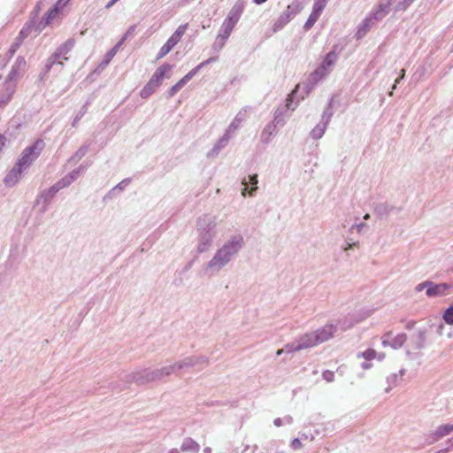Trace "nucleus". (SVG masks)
I'll list each match as a JSON object with an SVG mask.
<instances>
[{
	"mask_svg": "<svg viewBox=\"0 0 453 453\" xmlns=\"http://www.w3.org/2000/svg\"><path fill=\"white\" fill-rule=\"evenodd\" d=\"M244 246V238L241 234L231 235L214 253L211 259L204 265L205 275H215L233 261Z\"/></svg>",
	"mask_w": 453,
	"mask_h": 453,
	"instance_id": "nucleus-1",
	"label": "nucleus"
},
{
	"mask_svg": "<svg viewBox=\"0 0 453 453\" xmlns=\"http://www.w3.org/2000/svg\"><path fill=\"white\" fill-rule=\"evenodd\" d=\"M218 218L212 214H203L197 219L196 230L197 251L204 253L210 250L214 239L218 234L217 231Z\"/></svg>",
	"mask_w": 453,
	"mask_h": 453,
	"instance_id": "nucleus-2",
	"label": "nucleus"
},
{
	"mask_svg": "<svg viewBox=\"0 0 453 453\" xmlns=\"http://www.w3.org/2000/svg\"><path fill=\"white\" fill-rule=\"evenodd\" d=\"M168 377L165 366L161 368H145L133 372L126 376L127 382H134L137 385H145L150 382L160 381Z\"/></svg>",
	"mask_w": 453,
	"mask_h": 453,
	"instance_id": "nucleus-3",
	"label": "nucleus"
},
{
	"mask_svg": "<svg viewBox=\"0 0 453 453\" xmlns=\"http://www.w3.org/2000/svg\"><path fill=\"white\" fill-rule=\"evenodd\" d=\"M45 147V142L42 139H37L33 144L26 147L16 164L21 167L25 172L33 165V163L39 157L42 151Z\"/></svg>",
	"mask_w": 453,
	"mask_h": 453,
	"instance_id": "nucleus-4",
	"label": "nucleus"
},
{
	"mask_svg": "<svg viewBox=\"0 0 453 453\" xmlns=\"http://www.w3.org/2000/svg\"><path fill=\"white\" fill-rule=\"evenodd\" d=\"M208 365V357L204 356H190L165 366L168 376H170L171 374L178 373L179 372L182 370H187L190 367L200 365L202 366V368H203L206 367Z\"/></svg>",
	"mask_w": 453,
	"mask_h": 453,
	"instance_id": "nucleus-5",
	"label": "nucleus"
},
{
	"mask_svg": "<svg viewBox=\"0 0 453 453\" xmlns=\"http://www.w3.org/2000/svg\"><path fill=\"white\" fill-rule=\"evenodd\" d=\"M244 7L245 3L242 0H237L231 8L227 17L224 19L219 29L220 33L225 34V37L231 35L233 29L242 17Z\"/></svg>",
	"mask_w": 453,
	"mask_h": 453,
	"instance_id": "nucleus-6",
	"label": "nucleus"
},
{
	"mask_svg": "<svg viewBox=\"0 0 453 453\" xmlns=\"http://www.w3.org/2000/svg\"><path fill=\"white\" fill-rule=\"evenodd\" d=\"M337 59L338 54L335 51V50H331L326 55L321 65L319 67H317V69L310 75L309 81L311 83V87L314 86L317 82H319L320 80L325 78L329 73L330 70L334 65Z\"/></svg>",
	"mask_w": 453,
	"mask_h": 453,
	"instance_id": "nucleus-7",
	"label": "nucleus"
},
{
	"mask_svg": "<svg viewBox=\"0 0 453 453\" xmlns=\"http://www.w3.org/2000/svg\"><path fill=\"white\" fill-rule=\"evenodd\" d=\"M75 45V40L73 38L68 39L63 44H61L57 50L47 59L45 65V71L49 72L55 65H63V60H67L65 57Z\"/></svg>",
	"mask_w": 453,
	"mask_h": 453,
	"instance_id": "nucleus-8",
	"label": "nucleus"
},
{
	"mask_svg": "<svg viewBox=\"0 0 453 453\" xmlns=\"http://www.w3.org/2000/svg\"><path fill=\"white\" fill-rule=\"evenodd\" d=\"M285 111V108H277L274 111L273 120L268 123L263 129L260 139L264 144H268L272 141V137L278 132L277 127H282L285 119L281 117Z\"/></svg>",
	"mask_w": 453,
	"mask_h": 453,
	"instance_id": "nucleus-9",
	"label": "nucleus"
},
{
	"mask_svg": "<svg viewBox=\"0 0 453 453\" xmlns=\"http://www.w3.org/2000/svg\"><path fill=\"white\" fill-rule=\"evenodd\" d=\"M302 10L299 2H293L288 4L286 10L279 16L273 24V31L277 32L282 29L297 13Z\"/></svg>",
	"mask_w": 453,
	"mask_h": 453,
	"instance_id": "nucleus-10",
	"label": "nucleus"
},
{
	"mask_svg": "<svg viewBox=\"0 0 453 453\" xmlns=\"http://www.w3.org/2000/svg\"><path fill=\"white\" fill-rule=\"evenodd\" d=\"M62 188H63V187L59 184L58 181H57L50 188L42 190L38 195L35 203L37 205H41V212L42 213H44L47 211L48 205L51 202L52 198Z\"/></svg>",
	"mask_w": 453,
	"mask_h": 453,
	"instance_id": "nucleus-11",
	"label": "nucleus"
},
{
	"mask_svg": "<svg viewBox=\"0 0 453 453\" xmlns=\"http://www.w3.org/2000/svg\"><path fill=\"white\" fill-rule=\"evenodd\" d=\"M453 432V424H443L439 426L434 431L431 432L426 435V444L431 445L447 435L450 434Z\"/></svg>",
	"mask_w": 453,
	"mask_h": 453,
	"instance_id": "nucleus-12",
	"label": "nucleus"
},
{
	"mask_svg": "<svg viewBox=\"0 0 453 453\" xmlns=\"http://www.w3.org/2000/svg\"><path fill=\"white\" fill-rule=\"evenodd\" d=\"M395 0H385V2L379 4L374 7L367 15L374 23L380 21L390 12L391 5Z\"/></svg>",
	"mask_w": 453,
	"mask_h": 453,
	"instance_id": "nucleus-13",
	"label": "nucleus"
},
{
	"mask_svg": "<svg viewBox=\"0 0 453 453\" xmlns=\"http://www.w3.org/2000/svg\"><path fill=\"white\" fill-rule=\"evenodd\" d=\"M406 340L407 335L403 333L393 336L391 332H388L382 336V345L384 347L390 346L391 348L396 349L401 348Z\"/></svg>",
	"mask_w": 453,
	"mask_h": 453,
	"instance_id": "nucleus-14",
	"label": "nucleus"
},
{
	"mask_svg": "<svg viewBox=\"0 0 453 453\" xmlns=\"http://www.w3.org/2000/svg\"><path fill=\"white\" fill-rule=\"evenodd\" d=\"M172 67L173 66L171 65L166 63L161 65L152 74L147 84L157 89L161 85L165 73L169 72Z\"/></svg>",
	"mask_w": 453,
	"mask_h": 453,
	"instance_id": "nucleus-15",
	"label": "nucleus"
},
{
	"mask_svg": "<svg viewBox=\"0 0 453 453\" xmlns=\"http://www.w3.org/2000/svg\"><path fill=\"white\" fill-rule=\"evenodd\" d=\"M336 332V326L326 324L325 326L313 331L318 344L330 340Z\"/></svg>",
	"mask_w": 453,
	"mask_h": 453,
	"instance_id": "nucleus-16",
	"label": "nucleus"
},
{
	"mask_svg": "<svg viewBox=\"0 0 453 453\" xmlns=\"http://www.w3.org/2000/svg\"><path fill=\"white\" fill-rule=\"evenodd\" d=\"M24 173L25 171L21 167H19V165L15 163L13 167L7 173L4 177V184L8 187L15 186Z\"/></svg>",
	"mask_w": 453,
	"mask_h": 453,
	"instance_id": "nucleus-17",
	"label": "nucleus"
},
{
	"mask_svg": "<svg viewBox=\"0 0 453 453\" xmlns=\"http://www.w3.org/2000/svg\"><path fill=\"white\" fill-rule=\"evenodd\" d=\"M58 12V4L50 8L45 14V16L42 19L40 22L36 24L35 32L41 33L57 16Z\"/></svg>",
	"mask_w": 453,
	"mask_h": 453,
	"instance_id": "nucleus-18",
	"label": "nucleus"
},
{
	"mask_svg": "<svg viewBox=\"0 0 453 453\" xmlns=\"http://www.w3.org/2000/svg\"><path fill=\"white\" fill-rule=\"evenodd\" d=\"M230 137V134L225 132L222 137H220V139H219V141L214 144V146L208 151L207 157H216L219 154L221 150L227 145Z\"/></svg>",
	"mask_w": 453,
	"mask_h": 453,
	"instance_id": "nucleus-19",
	"label": "nucleus"
},
{
	"mask_svg": "<svg viewBox=\"0 0 453 453\" xmlns=\"http://www.w3.org/2000/svg\"><path fill=\"white\" fill-rule=\"evenodd\" d=\"M296 340L301 350L319 345L313 331L299 336Z\"/></svg>",
	"mask_w": 453,
	"mask_h": 453,
	"instance_id": "nucleus-20",
	"label": "nucleus"
},
{
	"mask_svg": "<svg viewBox=\"0 0 453 453\" xmlns=\"http://www.w3.org/2000/svg\"><path fill=\"white\" fill-rule=\"evenodd\" d=\"M26 67V61L25 58L22 57H18L14 65L12 66V69L8 74L7 80L8 81H12L13 80H16L21 72L25 70Z\"/></svg>",
	"mask_w": 453,
	"mask_h": 453,
	"instance_id": "nucleus-21",
	"label": "nucleus"
},
{
	"mask_svg": "<svg viewBox=\"0 0 453 453\" xmlns=\"http://www.w3.org/2000/svg\"><path fill=\"white\" fill-rule=\"evenodd\" d=\"M374 25V20H372L368 16H366L357 26V32L355 34L356 39L360 40L364 38Z\"/></svg>",
	"mask_w": 453,
	"mask_h": 453,
	"instance_id": "nucleus-22",
	"label": "nucleus"
},
{
	"mask_svg": "<svg viewBox=\"0 0 453 453\" xmlns=\"http://www.w3.org/2000/svg\"><path fill=\"white\" fill-rule=\"evenodd\" d=\"M257 182H258V180H257V174L250 175L249 181H247L246 179H243L242 181V184L244 186V188H242V195L243 196H245L246 194L249 193V195L250 196H253L254 193L257 189Z\"/></svg>",
	"mask_w": 453,
	"mask_h": 453,
	"instance_id": "nucleus-23",
	"label": "nucleus"
},
{
	"mask_svg": "<svg viewBox=\"0 0 453 453\" xmlns=\"http://www.w3.org/2000/svg\"><path fill=\"white\" fill-rule=\"evenodd\" d=\"M427 285H417L416 292L422 291ZM426 295L430 297L439 296L444 295V292L449 285H428Z\"/></svg>",
	"mask_w": 453,
	"mask_h": 453,
	"instance_id": "nucleus-24",
	"label": "nucleus"
},
{
	"mask_svg": "<svg viewBox=\"0 0 453 453\" xmlns=\"http://www.w3.org/2000/svg\"><path fill=\"white\" fill-rule=\"evenodd\" d=\"M15 92V85L6 82L4 85V90L0 94V110L5 107L11 101Z\"/></svg>",
	"mask_w": 453,
	"mask_h": 453,
	"instance_id": "nucleus-25",
	"label": "nucleus"
},
{
	"mask_svg": "<svg viewBox=\"0 0 453 453\" xmlns=\"http://www.w3.org/2000/svg\"><path fill=\"white\" fill-rule=\"evenodd\" d=\"M406 373V369L402 368L398 372L392 373L387 377L388 388H386V392H389L393 388L399 385V383L403 380V377Z\"/></svg>",
	"mask_w": 453,
	"mask_h": 453,
	"instance_id": "nucleus-26",
	"label": "nucleus"
},
{
	"mask_svg": "<svg viewBox=\"0 0 453 453\" xmlns=\"http://www.w3.org/2000/svg\"><path fill=\"white\" fill-rule=\"evenodd\" d=\"M247 107L242 109L234 117L233 121L230 123L228 127L226 130V133L231 134L234 131H236L241 126L242 122L244 121L246 118Z\"/></svg>",
	"mask_w": 453,
	"mask_h": 453,
	"instance_id": "nucleus-27",
	"label": "nucleus"
},
{
	"mask_svg": "<svg viewBox=\"0 0 453 453\" xmlns=\"http://www.w3.org/2000/svg\"><path fill=\"white\" fill-rule=\"evenodd\" d=\"M425 342L426 335L423 331H418L411 337V344L412 345V349L415 350L422 349L425 346Z\"/></svg>",
	"mask_w": 453,
	"mask_h": 453,
	"instance_id": "nucleus-28",
	"label": "nucleus"
},
{
	"mask_svg": "<svg viewBox=\"0 0 453 453\" xmlns=\"http://www.w3.org/2000/svg\"><path fill=\"white\" fill-rule=\"evenodd\" d=\"M394 207L387 203H378L374 207V213L380 219L385 218L390 214Z\"/></svg>",
	"mask_w": 453,
	"mask_h": 453,
	"instance_id": "nucleus-29",
	"label": "nucleus"
},
{
	"mask_svg": "<svg viewBox=\"0 0 453 453\" xmlns=\"http://www.w3.org/2000/svg\"><path fill=\"white\" fill-rule=\"evenodd\" d=\"M81 169V166H80L78 169L73 170L71 173L58 180L63 188L70 186L78 178Z\"/></svg>",
	"mask_w": 453,
	"mask_h": 453,
	"instance_id": "nucleus-30",
	"label": "nucleus"
},
{
	"mask_svg": "<svg viewBox=\"0 0 453 453\" xmlns=\"http://www.w3.org/2000/svg\"><path fill=\"white\" fill-rule=\"evenodd\" d=\"M182 451L197 453L200 449L199 444L191 438H186L180 447Z\"/></svg>",
	"mask_w": 453,
	"mask_h": 453,
	"instance_id": "nucleus-31",
	"label": "nucleus"
},
{
	"mask_svg": "<svg viewBox=\"0 0 453 453\" xmlns=\"http://www.w3.org/2000/svg\"><path fill=\"white\" fill-rule=\"evenodd\" d=\"M35 27H36V23L35 21V17H34L33 19H31V20L27 22L26 25L23 27V28L20 30V32L17 37V40H20L23 42V40L29 35V34L31 33V31L33 29L35 30Z\"/></svg>",
	"mask_w": 453,
	"mask_h": 453,
	"instance_id": "nucleus-32",
	"label": "nucleus"
},
{
	"mask_svg": "<svg viewBox=\"0 0 453 453\" xmlns=\"http://www.w3.org/2000/svg\"><path fill=\"white\" fill-rule=\"evenodd\" d=\"M23 257L24 250L19 249L18 246H15L11 250L9 263H11L12 265L18 264L22 260Z\"/></svg>",
	"mask_w": 453,
	"mask_h": 453,
	"instance_id": "nucleus-33",
	"label": "nucleus"
},
{
	"mask_svg": "<svg viewBox=\"0 0 453 453\" xmlns=\"http://www.w3.org/2000/svg\"><path fill=\"white\" fill-rule=\"evenodd\" d=\"M187 29V23L179 26L178 28L174 31V33L169 37V40L176 45L180 41L181 37L186 33Z\"/></svg>",
	"mask_w": 453,
	"mask_h": 453,
	"instance_id": "nucleus-34",
	"label": "nucleus"
},
{
	"mask_svg": "<svg viewBox=\"0 0 453 453\" xmlns=\"http://www.w3.org/2000/svg\"><path fill=\"white\" fill-rule=\"evenodd\" d=\"M367 317H369L368 312H363L358 314L357 317H354L351 321L347 323V320H345L343 323H342V327L343 330L349 329L352 326H354L356 324L361 322L362 320L365 319Z\"/></svg>",
	"mask_w": 453,
	"mask_h": 453,
	"instance_id": "nucleus-35",
	"label": "nucleus"
},
{
	"mask_svg": "<svg viewBox=\"0 0 453 453\" xmlns=\"http://www.w3.org/2000/svg\"><path fill=\"white\" fill-rule=\"evenodd\" d=\"M120 42L116 44L113 48H111L105 55H104V59L102 60L101 64H100V66L101 67H105L111 61V59L114 58V56L116 55L117 51H118V49L120 45Z\"/></svg>",
	"mask_w": 453,
	"mask_h": 453,
	"instance_id": "nucleus-36",
	"label": "nucleus"
},
{
	"mask_svg": "<svg viewBox=\"0 0 453 453\" xmlns=\"http://www.w3.org/2000/svg\"><path fill=\"white\" fill-rule=\"evenodd\" d=\"M327 126L322 122H319L311 131V136L315 139H320L326 129Z\"/></svg>",
	"mask_w": 453,
	"mask_h": 453,
	"instance_id": "nucleus-37",
	"label": "nucleus"
},
{
	"mask_svg": "<svg viewBox=\"0 0 453 453\" xmlns=\"http://www.w3.org/2000/svg\"><path fill=\"white\" fill-rule=\"evenodd\" d=\"M174 46L175 44L168 39L166 42L160 48L157 56V59L163 58L173 49Z\"/></svg>",
	"mask_w": 453,
	"mask_h": 453,
	"instance_id": "nucleus-38",
	"label": "nucleus"
},
{
	"mask_svg": "<svg viewBox=\"0 0 453 453\" xmlns=\"http://www.w3.org/2000/svg\"><path fill=\"white\" fill-rule=\"evenodd\" d=\"M228 38L229 36L225 37V34L219 32L216 41L213 44V49L218 51L220 50L225 46Z\"/></svg>",
	"mask_w": 453,
	"mask_h": 453,
	"instance_id": "nucleus-39",
	"label": "nucleus"
},
{
	"mask_svg": "<svg viewBox=\"0 0 453 453\" xmlns=\"http://www.w3.org/2000/svg\"><path fill=\"white\" fill-rule=\"evenodd\" d=\"M187 82L181 78L176 84H174L167 92V98L173 97L177 92H179Z\"/></svg>",
	"mask_w": 453,
	"mask_h": 453,
	"instance_id": "nucleus-40",
	"label": "nucleus"
},
{
	"mask_svg": "<svg viewBox=\"0 0 453 453\" xmlns=\"http://www.w3.org/2000/svg\"><path fill=\"white\" fill-rule=\"evenodd\" d=\"M319 17L320 15L311 11L308 19L303 26L304 30L309 31L314 26Z\"/></svg>",
	"mask_w": 453,
	"mask_h": 453,
	"instance_id": "nucleus-41",
	"label": "nucleus"
},
{
	"mask_svg": "<svg viewBox=\"0 0 453 453\" xmlns=\"http://www.w3.org/2000/svg\"><path fill=\"white\" fill-rule=\"evenodd\" d=\"M331 107H332V101L329 102L326 109L324 111L322 117H321L320 122L326 124V126H328V124L331 120V118L333 116V111H332Z\"/></svg>",
	"mask_w": 453,
	"mask_h": 453,
	"instance_id": "nucleus-42",
	"label": "nucleus"
},
{
	"mask_svg": "<svg viewBox=\"0 0 453 453\" xmlns=\"http://www.w3.org/2000/svg\"><path fill=\"white\" fill-rule=\"evenodd\" d=\"M328 0H316L313 4L312 12L321 15L322 11L326 7Z\"/></svg>",
	"mask_w": 453,
	"mask_h": 453,
	"instance_id": "nucleus-43",
	"label": "nucleus"
},
{
	"mask_svg": "<svg viewBox=\"0 0 453 453\" xmlns=\"http://www.w3.org/2000/svg\"><path fill=\"white\" fill-rule=\"evenodd\" d=\"M283 350L285 351V353H294L296 351H300L301 349H299V344L297 342V340L296 339L294 342L286 344L285 347L283 348Z\"/></svg>",
	"mask_w": 453,
	"mask_h": 453,
	"instance_id": "nucleus-44",
	"label": "nucleus"
},
{
	"mask_svg": "<svg viewBox=\"0 0 453 453\" xmlns=\"http://www.w3.org/2000/svg\"><path fill=\"white\" fill-rule=\"evenodd\" d=\"M442 317L446 324L453 325V304L446 309Z\"/></svg>",
	"mask_w": 453,
	"mask_h": 453,
	"instance_id": "nucleus-45",
	"label": "nucleus"
},
{
	"mask_svg": "<svg viewBox=\"0 0 453 453\" xmlns=\"http://www.w3.org/2000/svg\"><path fill=\"white\" fill-rule=\"evenodd\" d=\"M88 111V108H87V104H84L76 113L75 117L73 118V127H75L78 122L81 119V118L87 113Z\"/></svg>",
	"mask_w": 453,
	"mask_h": 453,
	"instance_id": "nucleus-46",
	"label": "nucleus"
},
{
	"mask_svg": "<svg viewBox=\"0 0 453 453\" xmlns=\"http://www.w3.org/2000/svg\"><path fill=\"white\" fill-rule=\"evenodd\" d=\"M88 152V146H82L81 147L72 157L71 160H73L74 162H78L81 160Z\"/></svg>",
	"mask_w": 453,
	"mask_h": 453,
	"instance_id": "nucleus-47",
	"label": "nucleus"
},
{
	"mask_svg": "<svg viewBox=\"0 0 453 453\" xmlns=\"http://www.w3.org/2000/svg\"><path fill=\"white\" fill-rule=\"evenodd\" d=\"M358 357H363L366 361H371L376 357V351L372 349H368L358 354Z\"/></svg>",
	"mask_w": 453,
	"mask_h": 453,
	"instance_id": "nucleus-48",
	"label": "nucleus"
},
{
	"mask_svg": "<svg viewBox=\"0 0 453 453\" xmlns=\"http://www.w3.org/2000/svg\"><path fill=\"white\" fill-rule=\"evenodd\" d=\"M155 88L150 87L146 83V85L142 88V89L140 92V95L142 98H148L150 96H151L155 92Z\"/></svg>",
	"mask_w": 453,
	"mask_h": 453,
	"instance_id": "nucleus-49",
	"label": "nucleus"
},
{
	"mask_svg": "<svg viewBox=\"0 0 453 453\" xmlns=\"http://www.w3.org/2000/svg\"><path fill=\"white\" fill-rule=\"evenodd\" d=\"M155 88L150 87L146 83V85L142 88V89L140 92V95L142 98H148L150 96H151L155 92Z\"/></svg>",
	"mask_w": 453,
	"mask_h": 453,
	"instance_id": "nucleus-50",
	"label": "nucleus"
},
{
	"mask_svg": "<svg viewBox=\"0 0 453 453\" xmlns=\"http://www.w3.org/2000/svg\"><path fill=\"white\" fill-rule=\"evenodd\" d=\"M415 0H403L395 6V12L405 11Z\"/></svg>",
	"mask_w": 453,
	"mask_h": 453,
	"instance_id": "nucleus-51",
	"label": "nucleus"
},
{
	"mask_svg": "<svg viewBox=\"0 0 453 453\" xmlns=\"http://www.w3.org/2000/svg\"><path fill=\"white\" fill-rule=\"evenodd\" d=\"M131 181V179L127 178L121 180L119 184H117L113 188H111V193L116 192L117 190H123Z\"/></svg>",
	"mask_w": 453,
	"mask_h": 453,
	"instance_id": "nucleus-52",
	"label": "nucleus"
},
{
	"mask_svg": "<svg viewBox=\"0 0 453 453\" xmlns=\"http://www.w3.org/2000/svg\"><path fill=\"white\" fill-rule=\"evenodd\" d=\"M322 378L327 382H333L334 380V372L326 370L322 372Z\"/></svg>",
	"mask_w": 453,
	"mask_h": 453,
	"instance_id": "nucleus-53",
	"label": "nucleus"
},
{
	"mask_svg": "<svg viewBox=\"0 0 453 453\" xmlns=\"http://www.w3.org/2000/svg\"><path fill=\"white\" fill-rule=\"evenodd\" d=\"M198 72L199 70L196 66L191 71H189L182 79L188 83Z\"/></svg>",
	"mask_w": 453,
	"mask_h": 453,
	"instance_id": "nucleus-54",
	"label": "nucleus"
},
{
	"mask_svg": "<svg viewBox=\"0 0 453 453\" xmlns=\"http://www.w3.org/2000/svg\"><path fill=\"white\" fill-rule=\"evenodd\" d=\"M22 41L16 39L15 42L12 44V46L9 49V53L11 57L14 55V53L17 51Z\"/></svg>",
	"mask_w": 453,
	"mask_h": 453,
	"instance_id": "nucleus-55",
	"label": "nucleus"
},
{
	"mask_svg": "<svg viewBox=\"0 0 453 453\" xmlns=\"http://www.w3.org/2000/svg\"><path fill=\"white\" fill-rule=\"evenodd\" d=\"M216 60H217V58L211 57V58H208L207 60L201 62L198 65H196V67L200 71L202 68H203L204 66H206L207 65H209L211 63L215 62Z\"/></svg>",
	"mask_w": 453,
	"mask_h": 453,
	"instance_id": "nucleus-56",
	"label": "nucleus"
},
{
	"mask_svg": "<svg viewBox=\"0 0 453 453\" xmlns=\"http://www.w3.org/2000/svg\"><path fill=\"white\" fill-rule=\"evenodd\" d=\"M294 95H295V92H293L289 96V97L287 99V104L285 105V108H287L288 110H289V109L294 110L295 109V107H291V103L293 101Z\"/></svg>",
	"mask_w": 453,
	"mask_h": 453,
	"instance_id": "nucleus-57",
	"label": "nucleus"
},
{
	"mask_svg": "<svg viewBox=\"0 0 453 453\" xmlns=\"http://www.w3.org/2000/svg\"><path fill=\"white\" fill-rule=\"evenodd\" d=\"M291 446L294 449H297L299 448H301L302 446V442L299 439L296 438L292 441L291 442Z\"/></svg>",
	"mask_w": 453,
	"mask_h": 453,
	"instance_id": "nucleus-58",
	"label": "nucleus"
},
{
	"mask_svg": "<svg viewBox=\"0 0 453 453\" xmlns=\"http://www.w3.org/2000/svg\"><path fill=\"white\" fill-rule=\"evenodd\" d=\"M366 226H367V225H366V224H365V223H360V224L353 225V226H351V229L356 228V229H357V231L358 233H361V231L363 230V228H364V227H366Z\"/></svg>",
	"mask_w": 453,
	"mask_h": 453,
	"instance_id": "nucleus-59",
	"label": "nucleus"
},
{
	"mask_svg": "<svg viewBox=\"0 0 453 453\" xmlns=\"http://www.w3.org/2000/svg\"><path fill=\"white\" fill-rule=\"evenodd\" d=\"M404 75H405V70L402 69L401 70V74L399 75V78L395 80V84L393 86V89H395L396 88V84H398L400 82V81H402L404 78Z\"/></svg>",
	"mask_w": 453,
	"mask_h": 453,
	"instance_id": "nucleus-60",
	"label": "nucleus"
},
{
	"mask_svg": "<svg viewBox=\"0 0 453 453\" xmlns=\"http://www.w3.org/2000/svg\"><path fill=\"white\" fill-rule=\"evenodd\" d=\"M7 139L4 134H0V152L3 150L4 147L5 146Z\"/></svg>",
	"mask_w": 453,
	"mask_h": 453,
	"instance_id": "nucleus-61",
	"label": "nucleus"
},
{
	"mask_svg": "<svg viewBox=\"0 0 453 453\" xmlns=\"http://www.w3.org/2000/svg\"><path fill=\"white\" fill-rule=\"evenodd\" d=\"M358 242H352V243H347V245L343 248L345 251L352 249L354 246H356Z\"/></svg>",
	"mask_w": 453,
	"mask_h": 453,
	"instance_id": "nucleus-62",
	"label": "nucleus"
},
{
	"mask_svg": "<svg viewBox=\"0 0 453 453\" xmlns=\"http://www.w3.org/2000/svg\"><path fill=\"white\" fill-rule=\"evenodd\" d=\"M273 423L276 426H280L282 425V419L280 418H277L274 419Z\"/></svg>",
	"mask_w": 453,
	"mask_h": 453,
	"instance_id": "nucleus-63",
	"label": "nucleus"
},
{
	"mask_svg": "<svg viewBox=\"0 0 453 453\" xmlns=\"http://www.w3.org/2000/svg\"><path fill=\"white\" fill-rule=\"evenodd\" d=\"M371 366H372V365L370 363H368V361H365L362 364V368L365 370L371 368Z\"/></svg>",
	"mask_w": 453,
	"mask_h": 453,
	"instance_id": "nucleus-64",
	"label": "nucleus"
}]
</instances>
